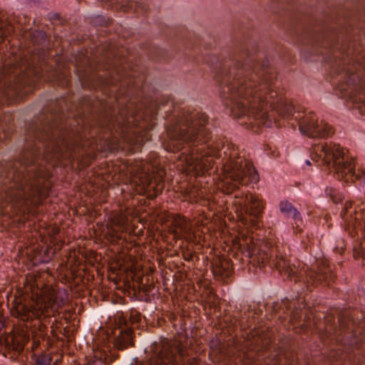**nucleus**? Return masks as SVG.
<instances>
[{"instance_id":"6ab92c4d","label":"nucleus","mask_w":365,"mask_h":365,"mask_svg":"<svg viewBox=\"0 0 365 365\" xmlns=\"http://www.w3.org/2000/svg\"><path fill=\"white\" fill-rule=\"evenodd\" d=\"M132 334L133 331L131 329L119 327V334L115 339V346L120 349H124L129 346H133Z\"/></svg>"},{"instance_id":"dca6fc26","label":"nucleus","mask_w":365,"mask_h":365,"mask_svg":"<svg viewBox=\"0 0 365 365\" xmlns=\"http://www.w3.org/2000/svg\"><path fill=\"white\" fill-rule=\"evenodd\" d=\"M212 271L215 277L222 279H227L232 274V264L226 258L217 257L212 262Z\"/></svg>"},{"instance_id":"f03ea898","label":"nucleus","mask_w":365,"mask_h":365,"mask_svg":"<svg viewBox=\"0 0 365 365\" xmlns=\"http://www.w3.org/2000/svg\"><path fill=\"white\" fill-rule=\"evenodd\" d=\"M168 119L164 148L173 153L185 150L179 161L185 171L202 175L211 168L212 158L216 157L222 158L221 189L225 193L230 194L240 185L258 180L252 163L235 144L227 141L208 144L210 133L206 128L209 118L205 113L175 107Z\"/></svg>"},{"instance_id":"bb28decb","label":"nucleus","mask_w":365,"mask_h":365,"mask_svg":"<svg viewBox=\"0 0 365 365\" xmlns=\"http://www.w3.org/2000/svg\"><path fill=\"white\" fill-rule=\"evenodd\" d=\"M47 233L49 236V240L53 242L55 240V237L59 232V228L58 227H52L47 229Z\"/></svg>"},{"instance_id":"423d86ee","label":"nucleus","mask_w":365,"mask_h":365,"mask_svg":"<svg viewBox=\"0 0 365 365\" xmlns=\"http://www.w3.org/2000/svg\"><path fill=\"white\" fill-rule=\"evenodd\" d=\"M35 295L36 299L33 298L29 304L15 299L14 304L11 309V314L22 322L36 319L39 331L44 332L50 317L55 316L64 304L66 294L63 290L46 287L43 290L36 292Z\"/></svg>"},{"instance_id":"7c9ffc66","label":"nucleus","mask_w":365,"mask_h":365,"mask_svg":"<svg viewBox=\"0 0 365 365\" xmlns=\"http://www.w3.org/2000/svg\"><path fill=\"white\" fill-rule=\"evenodd\" d=\"M184 259L187 261H190L192 259V254L191 253H185L184 254Z\"/></svg>"},{"instance_id":"4468645a","label":"nucleus","mask_w":365,"mask_h":365,"mask_svg":"<svg viewBox=\"0 0 365 365\" xmlns=\"http://www.w3.org/2000/svg\"><path fill=\"white\" fill-rule=\"evenodd\" d=\"M164 175L165 171L160 170L157 175L143 173L140 177L143 189L150 192L149 193L150 198H154L162 192L164 188Z\"/></svg>"},{"instance_id":"4be33fe9","label":"nucleus","mask_w":365,"mask_h":365,"mask_svg":"<svg viewBox=\"0 0 365 365\" xmlns=\"http://www.w3.org/2000/svg\"><path fill=\"white\" fill-rule=\"evenodd\" d=\"M14 31V26L8 21L0 20V38L2 41Z\"/></svg>"},{"instance_id":"20e7f679","label":"nucleus","mask_w":365,"mask_h":365,"mask_svg":"<svg viewBox=\"0 0 365 365\" xmlns=\"http://www.w3.org/2000/svg\"><path fill=\"white\" fill-rule=\"evenodd\" d=\"M237 240L241 252L250 259V262H252L258 266L269 264L271 267H275L283 277L294 279L295 282L302 281L307 288L322 283L329 285L336 278L327 262H323L317 269L305 270L299 268V262H292L290 259L282 255H276L274 259H271L273 250H269L266 247H259L258 241L250 235L241 234Z\"/></svg>"},{"instance_id":"9d476101","label":"nucleus","mask_w":365,"mask_h":365,"mask_svg":"<svg viewBox=\"0 0 365 365\" xmlns=\"http://www.w3.org/2000/svg\"><path fill=\"white\" fill-rule=\"evenodd\" d=\"M295 118L299 120V128L301 133L311 138H326L331 135L334 131L332 127L324 120L318 122L315 113L312 111L306 112L301 116L298 113Z\"/></svg>"},{"instance_id":"c85d7f7f","label":"nucleus","mask_w":365,"mask_h":365,"mask_svg":"<svg viewBox=\"0 0 365 365\" xmlns=\"http://www.w3.org/2000/svg\"><path fill=\"white\" fill-rule=\"evenodd\" d=\"M327 195H329L334 202H336V190L331 187H327L325 190Z\"/></svg>"},{"instance_id":"5701e85b","label":"nucleus","mask_w":365,"mask_h":365,"mask_svg":"<svg viewBox=\"0 0 365 365\" xmlns=\"http://www.w3.org/2000/svg\"><path fill=\"white\" fill-rule=\"evenodd\" d=\"M54 80L61 86H67L69 83V76L67 71H64L62 73H56L54 75Z\"/></svg>"},{"instance_id":"b1692460","label":"nucleus","mask_w":365,"mask_h":365,"mask_svg":"<svg viewBox=\"0 0 365 365\" xmlns=\"http://www.w3.org/2000/svg\"><path fill=\"white\" fill-rule=\"evenodd\" d=\"M118 68H115V71L110 73L109 78H106L105 83L107 85H113L116 83L118 80H120L121 76L118 74Z\"/></svg>"},{"instance_id":"7ed1b4c3","label":"nucleus","mask_w":365,"mask_h":365,"mask_svg":"<svg viewBox=\"0 0 365 365\" xmlns=\"http://www.w3.org/2000/svg\"><path fill=\"white\" fill-rule=\"evenodd\" d=\"M275 79L272 71L259 68L245 52H240L235 54L228 73L221 78V98L234 118L257 132L271 125L267 104L283 117L293 114L292 104L275 90Z\"/></svg>"},{"instance_id":"f8f14e48","label":"nucleus","mask_w":365,"mask_h":365,"mask_svg":"<svg viewBox=\"0 0 365 365\" xmlns=\"http://www.w3.org/2000/svg\"><path fill=\"white\" fill-rule=\"evenodd\" d=\"M270 340L267 338L266 334H262L259 331L248 336L245 346L247 350L244 351L242 357L246 359L249 363L259 357L261 352L268 349Z\"/></svg>"},{"instance_id":"f3484780","label":"nucleus","mask_w":365,"mask_h":365,"mask_svg":"<svg viewBox=\"0 0 365 365\" xmlns=\"http://www.w3.org/2000/svg\"><path fill=\"white\" fill-rule=\"evenodd\" d=\"M109 350L107 342L103 346L96 344L93 347V356L88 359L86 365H102L107 359Z\"/></svg>"},{"instance_id":"c756f323","label":"nucleus","mask_w":365,"mask_h":365,"mask_svg":"<svg viewBox=\"0 0 365 365\" xmlns=\"http://www.w3.org/2000/svg\"><path fill=\"white\" fill-rule=\"evenodd\" d=\"M140 320V316L136 315L135 317H133V315L130 316V321L132 324L137 323Z\"/></svg>"},{"instance_id":"2eb2a0df","label":"nucleus","mask_w":365,"mask_h":365,"mask_svg":"<svg viewBox=\"0 0 365 365\" xmlns=\"http://www.w3.org/2000/svg\"><path fill=\"white\" fill-rule=\"evenodd\" d=\"M169 231L176 239L183 238L187 241H193L191 224L183 216L177 215L173 217Z\"/></svg>"},{"instance_id":"cd10ccee","label":"nucleus","mask_w":365,"mask_h":365,"mask_svg":"<svg viewBox=\"0 0 365 365\" xmlns=\"http://www.w3.org/2000/svg\"><path fill=\"white\" fill-rule=\"evenodd\" d=\"M29 277H30V279H27L28 281L31 282L34 280V283L31 284V292L34 293L35 292V290H34L35 287H36L37 289H38V283L37 282V277H36V276H33V275L30 276Z\"/></svg>"},{"instance_id":"9b49d317","label":"nucleus","mask_w":365,"mask_h":365,"mask_svg":"<svg viewBox=\"0 0 365 365\" xmlns=\"http://www.w3.org/2000/svg\"><path fill=\"white\" fill-rule=\"evenodd\" d=\"M29 340L26 327H16L11 333L0 336V352H21Z\"/></svg>"},{"instance_id":"473e14b6","label":"nucleus","mask_w":365,"mask_h":365,"mask_svg":"<svg viewBox=\"0 0 365 365\" xmlns=\"http://www.w3.org/2000/svg\"><path fill=\"white\" fill-rule=\"evenodd\" d=\"M125 323V320L124 318H120L119 319V323L121 324V323Z\"/></svg>"},{"instance_id":"2f4dec72","label":"nucleus","mask_w":365,"mask_h":365,"mask_svg":"<svg viewBox=\"0 0 365 365\" xmlns=\"http://www.w3.org/2000/svg\"><path fill=\"white\" fill-rule=\"evenodd\" d=\"M339 323H340V325L341 327L344 329V328H346V325L344 323L341 317L339 318Z\"/></svg>"},{"instance_id":"c9c22d12","label":"nucleus","mask_w":365,"mask_h":365,"mask_svg":"<svg viewBox=\"0 0 365 365\" xmlns=\"http://www.w3.org/2000/svg\"><path fill=\"white\" fill-rule=\"evenodd\" d=\"M39 34H40L41 36H45L44 33H43V32L39 33Z\"/></svg>"},{"instance_id":"0eeeda50","label":"nucleus","mask_w":365,"mask_h":365,"mask_svg":"<svg viewBox=\"0 0 365 365\" xmlns=\"http://www.w3.org/2000/svg\"><path fill=\"white\" fill-rule=\"evenodd\" d=\"M311 158L316 163L326 165L333 173L334 178L345 183L361 179L365 180V170L359 168L356 170L354 160L339 144L321 143L314 145Z\"/></svg>"},{"instance_id":"f704fd0d","label":"nucleus","mask_w":365,"mask_h":365,"mask_svg":"<svg viewBox=\"0 0 365 365\" xmlns=\"http://www.w3.org/2000/svg\"><path fill=\"white\" fill-rule=\"evenodd\" d=\"M306 163H307V165H310V164H311V163H310V161H309V160H306Z\"/></svg>"},{"instance_id":"39448f33","label":"nucleus","mask_w":365,"mask_h":365,"mask_svg":"<svg viewBox=\"0 0 365 365\" xmlns=\"http://www.w3.org/2000/svg\"><path fill=\"white\" fill-rule=\"evenodd\" d=\"M333 56L331 69L339 77L337 95L365 115V77L361 79L358 74L361 68H364L359 62L362 56H356L349 50L345 55L344 48L339 50L337 47L334 48Z\"/></svg>"},{"instance_id":"a878e982","label":"nucleus","mask_w":365,"mask_h":365,"mask_svg":"<svg viewBox=\"0 0 365 365\" xmlns=\"http://www.w3.org/2000/svg\"><path fill=\"white\" fill-rule=\"evenodd\" d=\"M51 359L48 355L41 354L36 357V365H49Z\"/></svg>"},{"instance_id":"393cba45","label":"nucleus","mask_w":365,"mask_h":365,"mask_svg":"<svg viewBox=\"0 0 365 365\" xmlns=\"http://www.w3.org/2000/svg\"><path fill=\"white\" fill-rule=\"evenodd\" d=\"M130 9H133L135 12L144 13L147 11L145 6L141 2H132L130 4Z\"/></svg>"},{"instance_id":"6e6552de","label":"nucleus","mask_w":365,"mask_h":365,"mask_svg":"<svg viewBox=\"0 0 365 365\" xmlns=\"http://www.w3.org/2000/svg\"><path fill=\"white\" fill-rule=\"evenodd\" d=\"M237 217L245 225L257 228L264 209L262 200L255 194L237 193L232 201Z\"/></svg>"},{"instance_id":"412c9836","label":"nucleus","mask_w":365,"mask_h":365,"mask_svg":"<svg viewBox=\"0 0 365 365\" xmlns=\"http://www.w3.org/2000/svg\"><path fill=\"white\" fill-rule=\"evenodd\" d=\"M203 190L193 187L187 193V200L191 202L197 203L202 198Z\"/></svg>"},{"instance_id":"1a4fd4ad","label":"nucleus","mask_w":365,"mask_h":365,"mask_svg":"<svg viewBox=\"0 0 365 365\" xmlns=\"http://www.w3.org/2000/svg\"><path fill=\"white\" fill-rule=\"evenodd\" d=\"M127 109L123 108L118 113V115L115 117L108 116L101 122V126L106 127L111 132L114 131L117 133H121L123 138L132 145L141 146L145 142L143 135H136L138 130L130 131L129 129L141 127L140 123L138 121V115H128Z\"/></svg>"},{"instance_id":"f257e3e1","label":"nucleus","mask_w":365,"mask_h":365,"mask_svg":"<svg viewBox=\"0 0 365 365\" xmlns=\"http://www.w3.org/2000/svg\"><path fill=\"white\" fill-rule=\"evenodd\" d=\"M67 124L56 118L51 123L41 122L29 126L25 149L19 160L10 168L4 182L5 201L17 215H34L36 207L48 196L51 182L46 164L55 166L85 146L84 136L78 128L68 131Z\"/></svg>"},{"instance_id":"aec40b11","label":"nucleus","mask_w":365,"mask_h":365,"mask_svg":"<svg viewBox=\"0 0 365 365\" xmlns=\"http://www.w3.org/2000/svg\"><path fill=\"white\" fill-rule=\"evenodd\" d=\"M5 66H9V70L10 73H12V70L19 69L21 72L24 73V76H29L31 68V64L27 60H23L19 57V61H16L15 63H7Z\"/></svg>"},{"instance_id":"72a5a7b5","label":"nucleus","mask_w":365,"mask_h":365,"mask_svg":"<svg viewBox=\"0 0 365 365\" xmlns=\"http://www.w3.org/2000/svg\"><path fill=\"white\" fill-rule=\"evenodd\" d=\"M3 327H4L3 322L1 319H0V330L2 329Z\"/></svg>"},{"instance_id":"ddd939ff","label":"nucleus","mask_w":365,"mask_h":365,"mask_svg":"<svg viewBox=\"0 0 365 365\" xmlns=\"http://www.w3.org/2000/svg\"><path fill=\"white\" fill-rule=\"evenodd\" d=\"M128 227V216L122 212H113L106 224V237L112 242H116L120 238V234L126 232Z\"/></svg>"},{"instance_id":"a211bd4d","label":"nucleus","mask_w":365,"mask_h":365,"mask_svg":"<svg viewBox=\"0 0 365 365\" xmlns=\"http://www.w3.org/2000/svg\"><path fill=\"white\" fill-rule=\"evenodd\" d=\"M280 211L287 217H292L294 220L293 227L301 232L302 217L299 212L287 201L281 202L279 204Z\"/></svg>"}]
</instances>
